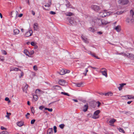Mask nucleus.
Here are the masks:
<instances>
[{"mask_svg":"<svg viewBox=\"0 0 134 134\" xmlns=\"http://www.w3.org/2000/svg\"><path fill=\"white\" fill-rule=\"evenodd\" d=\"M94 21L99 26L105 25L109 23L107 21L101 19H97L94 20Z\"/></svg>","mask_w":134,"mask_h":134,"instance_id":"obj_1","label":"nucleus"},{"mask_svg":"<svg viewBox=\"0 0 134 134\" xmlns=\"http://www.w3.org/2000/svg\"><path fill=\"white\" fill-rule=\"evenodd\" d=\"M110 12H108L107 11H104L100 13L99 15L100 17H103L106 16H108L111 14Z\"/></svg>","mask_w":134,"mask_h":134,"instance_id":"obj_2","label":"nucleus"},{"mask_svg":"<svg viewBox=\"0 0 134 134\" xmlns=\"http://www.w3.org/2000/svg\"><path fill=\"white\" fill-rule=\"evenodd\" d=\"M100 111L99 110H97L94 113V114L92 118L94 119H96L99 118L98 114L100 113Z\"/></svg>","mask_w":134,"mask_h":134,"instance_id":"obj_3","label":"nucleus"},{"mask_svg":"<svg viewBox=\"0 0 134 134\" xmlns=\"http://www.w3.org/2000/svg\"><path fill=\"white\" fill-rule=\"evenodd\" d=\"M91 8L95 11H98L100 9V7L97 5H92L91 6Z\"/></svg>","mask_w":134,"mask_h":134,"instance_id":"obj_4","label":"nucleus"},{"mask_svg":"<svg viewBox=\"0 0 134 134\" xmlns=\"http://www.w3.org/2000/svg\"><path fill=\"white\" fill-rule=\"evenodd\" d=\"M103 70V71H100V72L102 73V75L105 76L106 77L108 76L107 74V70L105 68H102L101 69V70Z\"/></svg>","mask_w":134,"mask_h":134,"instance_id":"obj_5","label":"nucleus"},{"mask_svg":"<svg viewBox=\"0 0 134 134\" xmlns=\"http://www.w3.org/2000/svg\"><path fill=\"white\" fill-rule=\"evenodd\" d=\"M129 2L128 0H119L118 3L122 5L127 4Z\"/></svg>","mask_w":134,"mask_h":134,"instance_id":"obj_6","label":"nucleus"},{"mask_svg":"<svg viewBox=\"0 0 134 134\" xmlns=\"http://www.w3.org/2000/svg\"><path fill=\"white\" fill-rule=\"evenodd\" d=\"M81 37L84 42L87 43H89V40L86 37L84 36L83 35H81Z\"/></svg>","mask_w":134,"mask_h":134,"instance_id":"obj_7","label":"nucleus"},{"mask_svg":"<svg viewBox=\"0 0 134 134\" xmlns=\"http://www.w3.org/2000/svg\"><path fill=\"white\" fill-rule=\"evenodd\" d=\"M32 34V30H31L28 31L26 33L25 35L27 37H29L31 36Z\"/></svg>","mask_w":134,"mask_h":134,"instance_id":"obj_8","label":"nucleus"},{"mask_svg":"<svg viewBox=\"0 0 134 134\" xmlns=\"http://www.w3.org/2000/svg\"><path fill=\"white\" fill-rule=\"evenodd\" d=\"M52 89L54 90H58L61 89V87L58 85H55L53 86L52 87Z\"/></svg>","mask_w":134,"mask_h":134,"instance_id":"obj_9","label":"nucleus"},{"mask_svg":"<svg viewBox=\"0 0 134 134\" xmlns=\"http://www.w3.org/2000/svg\"><path fill=\"white\" fill-rule=\"evenodd\" d=\"M34 27L35 30L38 31L39 29L38 24L36 23H35L34 24Z\"/></svg>","mask_w":134,"mask_h":134,"instance_id":"obj_10","label":"nucleus"},{"mask_svg":"<svg viewBox=\"0 0 134 134\" xmlns=\"http://www.w3.org/2000/svg\"><path fill=\"white\" fill-rule=\"evenodd\" d=\"M65 80L63 79H60L58 81L59 84L60 85H63L65 84Z\"/></svg>","mask_w":134,"mask_h":134,"instance_id":"obj_11","label":"nucleus"},{"mask_svg":"<svg viewBox=\"0 0 134 134\" xmlns=\"http://www.w3.org/2000/svg\"><path fill=\"white\" fill-rule=\"evenodd\" d=\"M66 4H65L66 7L68 8H72V6L71 5L69 2L67 0L66 1Z\"/></svg>","mask_w":134,"mask_h":134,"instance_id":"obj_12","label":"nucleus"},{"mask_svg":"<svg viewBox=\"0 0 134 134\" xmlns=\"http://www.w3.org/2000/svg\"><path fill=\"white\" fill-rule=\"evenodd\" d=\"M127 57L131 59H134V55L130 53H128V54L127 55Z\"/></svg>","mask_w":134,"mask_h":134,"instance_id":"obj_13","label":"nucleus"},{"mask_svg":"<svg viewBox=\"0 0 134 134\" xmlns=\"http://www.w3.org/2000/svg\"><path fill=\"white\" fill-rule=\"evenodd\" d=\"M36 93L38 94H42L44 93V92L39 89H37L35 91Z\"/></svg>","mask_w":134,"mask_h":134,"instance_id":"obj_14","label":"nucleus"},{"mask_svg":"<svg viewBox=\"0 0 134 134\" xmlns=\"http://www.w3.org/2000/svg\"><path fill=\"white\" fill-rule=\"evenodd\" d=\"M28 86V85L27 84H26L24 88H23V92L25 93H27Z\"/></svg>","mask_w":134,"mask_h":134,"instance_id":"obj_15","label":"nucleus"},{"mask_svg":"<svg viewBox=\"0 0 134 134\" xmlns=\"http://www.w3.org/2000/svg\"><path fill=\"white\" fill-rule=\"evenodd\" d=\"M88 105L87 104H86L84 105L83 107V111L84 112H86V111L88 108Z\"/></svg>","mask_w":134,"mask_h":134,"instance_id":"obj_16","label":"nucleus"},{"mask_svg":"<svg viewBox=\"0 0 134 134\" xmlns=\"http://www.w3.org/2000/svg\"><path fill=\"white\" fill-rule=\"evenodd\" d=\"M123 97H126V99H129L131 98L134 99V96L130 95H127L124 96Z\"/></svg>","mask_w":134,"mask_h":134,"instance_id":"obj_17","label":"nucleus"},{"mask_svg":"<svg viewBox=\"0 0 134 134\" xmlns=\"http://www.w3.org/2000/svg\"><path fill=\"white\" fill-rule=\"evenodd\" d=\"M53 131L52 128H51L49 129L47 131V134H53Z\"/></svg>","mask_w":134,"mask_h":134,"instance_id":"obj_18","label":"nucleus"},{"mask_svg":"<svg viewBox=\"0 0 134 134\" xmlns=\"http://www.w3.org/2000/svg\"><path fill=\"white\" fill-rule=\"evenodd\" d=\"M114 29L116 30L118 32H119L121 30V27L120 25H118L115 27Z\"/></svg>","mask_w":134,"mask_h":134,"instance_id":"obj_19","label":"nucleus"},{"mask_svg":"<svg viewBox=\"0 0 134 134\" xmlns=\"http://www.w3.org/2000/svg\"><path fill=\"white\" fill-rule=\"evenodd\" d=\"M126 85V83H122L119 84L120 86L118 87L119 90V91L121 90L122 89V88L123 87L124 85Z\"/></svg>","mask_w":134,"mask_h":134,"instance_id":"obj_20","label":"nucleus"},{"mask_svg":"<svg viewBox=\"0 0 134 134\" xmlns=\"http://www.w3.org/2000/svg\"><path fill=\"white\" fill-rule=\"evenodd\" d=\"M58 73L60 75H63L65 74V69H62L59 72H58Z\"/></svg>","mask_w":134,"mask_h":134,"instance_id":"obj_21","label":"nucleus"},{"mask_svg":"<svg viewBox=\"0 0 134 134\" xmlns=\"http://www.w3.org/2000/svg\"><path fill=\"white\" fill-rule=\"evenodd\" d=\"M18 70L20 71V70L19 69V68H11V69L10 70V71H18Z\"/></svg>","mask_w":134,"mask_h":134,"instance_id":"obj_22","label":"nucleus"},{"mask_svg":"<svg viewBox=\"0 0 134 134\" xmlns=\"http://www.w3.org/2000/svg\"><path fill=\"white\" fill-rule=\"evenodd\" d=\"M113 95V93L111 92H109L108 93H105V96H112Z\"/></svg>","mask_w":134,"mask_h":134,"instance_id":"obj_23","label":"nucleus"},{"mask_svg":"<svg viewBox=\"0 0 134 134\" xmlns=\"http://www.w3.org/2000/svg\"><path fill=\"white\" fill-rule=\"evenodd\" d=\"M24 123L23 122L20 121L17 123V125L20 127L21 126L23 125Z\"/></svg>","mask_w":134,"mask_h":134,"instance_id":"obj_24","label":"nucleus"},{"mask_svg":"<svg viewBox=\"0 0 134 134\" xmlns=\"http://www.w3.org/2000/svg\"><path fill=\"white\" fill-rule=\"evenodd\" d=\"M24 53L27 55L29 56V52L27 49H25L24 51Z\"/></svg>","mask_w":134,"mask_h":134,"instance_id":"obj_25","label":"nucleus"},{"mask_svg":"<svg viewBox=\"0 0 134 134\" xmlns=\"http://www.w3.org/2000/svg\"><path fill=\"white\" fill-rule=\"evenodd\" d=\"M52 4L51 1H49V3L46 4L44 6L45 7H49Z\"/></svg>","mask_w":134,"mask_h":134,"instance_id":"obj_26","label":"nucleus"},{"mask_svg":"<svg viewBox=\"0 0 134 134\" xmlns=\"http://www.w3.org/2000/svg\"><path fill=\"white\" fill-rule=\"evenodd\" d=\"M115 119H113L110 120L109 121V122L111 124H113L114 123L115 121Z\"/></svg>","mask_w":134,"mask_h":134,"instance_id":"obj_27","label":"nucleus"},{"mask_svg":"<svg viewBox=\"0 0 134 134\" xmlns=\"http://www.w3.org/2000/svg\"><path fill=\"white\" fill-rule=\"evenodd\" d=\"M14 32L15 35L18 34L19 32V31L18 29L14 30Z\"/></svg>","mask_w":134,"mask_h":134,"instance_id":"obj_28","label":"nucleus"},{"mask_svg":"<svg viewBox=\"0 0 134 134\" xmlns=\"http://www.w3.org/2000/svg\"><path fill=\"white\" fill-rule=\"evenodd\" d=\"M65 14L66 16H70L73 15V14L71 12H69L65 13Z\"/></svg>","mask_w":134,"mask_h":134,"instance_id":"obj_29","label":"nucleus"},{"mask_svg":"<svg viewBox=\"0 0 134 134\" xmlns=\"http://www.w3.org/2000/svg\"><path fill=\"white\" fill-rule=\"evenodd\" d=\"M118 129L119 130V131L120 132H122L124 133H125V131H124V130L122 128H121L120 127H119V128H118Z\"/></svg>","mask_w":134,"mask_h":134,"instance_id":"obj_30","label":"nucleus"},{"mask_svg":"<svg viewBox=\"0 0 134 134\" xmlns=\"http://www.w3.org/2000/svg\"><path fill=\"white\" fill-rule=\"evenodd\" d=\"M88 30L90 31L93 32L94 31V29L92 27H90L89 28Z\"/></svg>","mask_w":134,"mask_h":134,"instance_id":"obj_31","label":"nucleus"},{"mask_svg":"<svg viewBox=\"0 0 134 134\" xmlns=\"http://www.w3.org/2000/svg\"><path fill=\"white\" fill-rule=\"evenodd\" d=\"M0 134H9V133L6 131H3L0 133Z\"/></svg>","mask_w":134,"mask_h":134,"instance_id":"obj_32","label":"nucleus"},{"mask_svg":"<svg viewBox=\"0 0 134 134\" xmlns=\"http://www.w3.org/2000/svg\"><path fill=\"white\" fill-rule=\"evenodd\" d=\"M7 115L5 116V117H7L8 119H9V116L11 114L10 113H8V112L7 113Z\"/></svg>","mask_w":134,"mask_h":134,"instance_id":"obj_33","label":"nucleus"},{"mask_svg":"<svg viewBox=\"0 0 134 134\" xmlns=\"http://www.w3.org/2000/svg\"><path fill=\"white\" fill-rule=\"evenodd\" d=\"M61 94L63 95H66L68 96H70V95L69 94L67 93H65L63 92H61Z\"/></svg>","mask_w":134,"mask_h":134,"instance_id":"obj_34","label":"nucleus"},{"mask_svg":"<svg viewBox=\"0 0 134 134\" xmlns=\"http://www.w3.org/2000/svg\"><path fill=\"white\" fill-rule=\"evenodd\" d=\"M33 98L35 100H37L38 99V96L35 95L33 96Z\"/></svg>","mask_w":134,"mask_h":134,"instance_id":"obj_35","label":"nucleus"},{"mask_svg":"<svg viewBox=\"0 0 134 134\" xmlns=\"http://www.w3.org/2000/svg\"><path fill=\"white\" fill-rule=\"evenodd\" d=\"M82 82H80L76 84V86L78 87H80L82 86Z\"/></svg>","mask_w":134,"mask_h":134,"instance_id":"obj_36","label":"nucleus"},{"mask_svg":"<svg viewBox=\"0 0 134 134\" xmlns=\"http://www.w3.org/2000/svg\"><path fill=\"white\" fill-rule=\"evenodd\" d=\"M64 125L63 124H62L59 125V127L62 129H63L64 128Z\"/></svg>","mask_w":134,"mask_h":134,"instance_id":"obj_37","label":"nucleus"},{"mask_svg":"<svg viewBox=\"0 0 134 134\" xmlns=\"http://www.w3.org/2000/svg\"><path fill=\"white\" fill-rule=\"evenodd\" d=\"M88 71V70L87 69V68H86L85 69V72H84L83 73V74L85 75V76H86V73Z\"/></svg>","mask_w":134,"mask_h":134,"instance_id":"obj_38","label":"nucleus"},{"mask_svg":"<svg viewBox=\"0 0 134 134\" xmlns=\"http://www.w3.org/2000/svg\"><path fill=\"white\" fill-rule=\"evenodd\" d=\"M130 13L131 14V15L133 16V15L134 14V12H133V11L132 10H131L130 11Z\"/></svg>","mask_w":134,"mask_h":134,"instance_id":"obj_39","label":"nucleus"},{"mask_svg":"<svg viewBox=\"0 0 134 134\" xmlns=\"http://www.w3.org/2000/svg\"><path fill=\"white\" fill-rule=\"evenodd\" d=\"M1 52L3 54H5V55H6L7 54V53L6 52V51L5 50H1Z\"/></svg>","mask_w":134,"mask_h":134,"instance_id":"obj_40","label":"nucleus"},{"mask_svg":"<svg viewBox=\"0 0 134 134\" xmlns=\"http://www.w3.org/2000/svg\"><path fill=\"white\" fill-rule=\"evenodd\" d=\"M124 12L123 11H120V12H116V14H117L119 15L122 13H123Z\"/></svg>","mask_w":134,"mask_h":134,"instance_id":"obj_41","label":"nucleus"},{"mask_svg":"<svg viewBox=\"0 0 134 134\" xmlns=\"http://www.w3.org/2000/svg\"><path fill=\"white\" fill-rule=\"evenodd\" d=\"M5 100L7 101H8V103H10V101L9 100V99L8 97H6L5 98Z\"/></svg>","mask_w":134,"mask_h":134,"instance_id":"obj_42","label":"nucleus"},{"mask_svg":"<svg viewBox=\"0 0 134 134\" xmlns=\"http://www.w3.org/2000/svg\"><path fill=\"white\" fill-rule=\"evenodd\" d=\"M33 68L34 70L36 71L37 70V67L36 65H34V66Z\"/></svg>","mask_w":134,"mask_h":134,"instance_id":"obj_43","label":"nucleus"},{"mask_svg":"<svg viewBox=\"0 0 134 134\" xmlns=\"http://www.w3.org/2000/svg\"><path fill=\"white\" fill-rule=\"evenodd\" d=\"M53 129H54V132L55 133H56L57 132V127L56 126H54Z\"/></svg>","mask_w":134,"mask_h":134,"instance_id":"obj_44","label":"nucleus"},{"mask_svg":"<svg viewBox=\"0 0 134 134\" xmlns=\"http://www.w3.org/2000/svg\"><path fill=\"white\" fill-rule=\"evenodd\" d=\"M31 44L32 46H35L36 45V43L34 42H32L31 43Z\"/></svg>","mask_w":134,"mask_h":134,"instance_id":"obj_45","label":"nucleus"},{"mask_svg":"<svg viewBox=\"0 0 134 134\" xmlns=\"http://www.w3.org/2000/svg\"><path fill=\"white\" fill-rule=\"evenodd\" d=\"M35 121V119H33L31 120V124H34Z\"/></svg>","mask_w":134,"mask_h":134,"instance_id":"obj_46","label":"nucleus"},{"mask_svg":"<svg viewBox=\"0 0 134 134\" xmlns=\"http://www.w3.org/2000/svg\"><path fill=\"white\" fill-rule=\"evenodd\" d=\"M89 52H90V53H88L89 54H90L92 55V56H93V57H95L96 55H95V54H94V53L92 54L91 53V51H90V52L89 51Z\"/></svg>","mask_w":134,"mask_h":134,"instance_id":"obj_47","label":"nucleus"},{"mask_svg":"<svg viewBox=\"0 0 134 134\" xmlns=\"http://www.w3.org/2000/svg\"><path fill=\"white\" fill-rule=\"evenodd\" d=\"M29 54L30 55H32L34 53V52L33 50L31 51L30 52H29Z\"/></svg>","mask_w":134,"mask_h":134,"instance_id":"obj_48","label":"nucleus"},{"mask_svg":"<svg viewBox=\"0 0 134 134\" xmlns=\"http://www.w3.org/2000/svg\"><path fill=\"white\" fill-rule=\"evenodd\" d=\"M50 14H52V15H54V14H55V13L54 12H53V11H51L50 12Z\"/></svg>","mask_w":134,"mask_h":134,"instance_id":"obj_49","label":"nucleus"},{"mask_svg":"<svg viewBox=\"0 0 134 134\" xmlns=\"http://www.w3.org/2000/svg\"><path fill=\"white\" fill-rule=\"evenodd\" d=\"M30 115V114L29 113H27L25 115V116H26V118L27 119H29V117L27 116L29 115Z\"/></svg>","mask_w":134,"mask_h":134,"instance_id":"obj_50","label":"nucleus"},{"mask_svg":"<svg viewBox=\"0 0 134 134\" xmlns=\"http://www.w3.org/2000/svg\"><path fill=\"white\" fill-rule=\"evenodd\" d=\"M44 108V107L43 105H42L39 107V109L40 110H42L43 108Z\"/></svg>","mask_w":134,"mask_h":134,"instance_id":"obj_51","label":"nucleus"},{"mask_svg":"<svg viewBox=\"0 0 134 134\" xmlns=\"http://www.w3.org/2000/svg\"><path fill=\"white\" fill-rule=\"evenodd\" d=\"M1 129L2 130H7V129H6V128H5V127H3V126H1Z\"/></svg>","mask_w":134,"mask_h":134,"instance_id":"obj_52","label":"nucleus"},{"mask_svg":"<svg viewBox=\"0 0 134 134\" xmlns=\"http://www.w3.org/2000/svg\"><path fill=\"white\" fill-rule=\"evenodd\" d=\"M130 20L129 19V18H127L126 20V21L127 22L129 23L130 22Z\"/></svg>","mask_w":134,"mask_h":134,"instance_id":"obj_53","label":"nucleus"},{"mask_svg":"<svg viewBox=\"0 0 134 134\" xmlns=\"http://www.w3.org/2000/svg\"><path fill=\"white\" fill-rule=\"evenodd\" d=\"M24 75V73L23 72H21V74L20 76L19 77L20 78H21V77L23 76Z\"/></svg>","mask_w":134,"mask_h":134,"instance_id":"obj_54","label":"nucleus"},{"mask_svg":"<svg viewBox=\"0 0 134 134\" xmlns=\"http://www.w3.org/2000/svg\"><path fill=\"white\" fill-rule=\"evenodd\" d=\"M89 67L92 68H93V69H97L96 70L97 71V68H95V67H93L92 66H89Z\"/></svg>","mask_w":134,"mask_h":134,"instance_id":"obj_55","label":"nucleus"},{"mask_svg":"<svg viewBox=\"0 0 134 134\" xmlns=\"http://www.w3.org/2000/svg\"><path fill=\"white\" fill-rule=\"evenodd\" d=\"M48 110L50 112H52L53 110L52 108H48Z\"/></svg>","mask_w":134,"mask_h":134,"instance_id":"obj_56","label":"nucleus"},{"mask_svg":"<svg viewBox=\"0 0 134 134\" xmlns=\"http://www.w3.org/2000/svg\"><path fill=\"white\" fill-rule=\"evenodd\" d=\"M65 72H66V74L67 73H69L70 72V71L69 70H65Z\"/></svg>","mask_w":134,"mask_h":134,"instance_id":"obj_57","label":"nucleus"},{"mask_svg":"<svg viewBox=\"0 0 134 134\" xmlns=\"http://www.w3.org/2000/svg\"><path fill=\"white\" fill-rule=\"evenodd\" d=\"M97 103H98V106H97V107H99L100 106V105L101 104L100 103L99 101H98L97 102Z\"/></svg>","mask_w":134,"mask_h":134,"instance_id":"obj_58","label":"nucleus"},{"mask_svg":"<svg viewBox=\"0 0 134 134\" xmlns=\"http://www.w3.org/2000/svg\"><path fill=\"white\" fill-rule=\"evenodd\" d=\"M69 21L70 23L71 24H72L73 23V21H72L71 19H69Z\"/></svg>","mask_w":134,"mask_h":134,"instance_id":"obj_59","label":"nucleus"},{"mask_svg":"<svg viewBox=\"0 0 134 134\" xmlns=\"http://www.w3.org/2000/svg\"><path fill=\"white\" fill-rule=\"evenodd\" d=\"M121 54H123V55L125 56H126L127 57V55L128 54V53L127 54H126L125 53H121Z\"/></svg>","mask_w":134,"mask_h":134,"instance_id":"obj_60","label":"nucleus"},{"mask_svg":"<svg viewBox=\"0 0 134 134\" xmlns=\"http://www.w3.org/2000/svg\"><path fill=\"white\" fill-rule=\"evenodd\" d=\"M97 34L99 35H101L102 34V33L101 31H99L97 32Z\"/></svg>","mask_w":134,"mask_h":134,"instance_id":"obj_61","label":"nucleus"},{"mask_svg":"<svg viewBox=\"0 0 134 134\" xmlns=\"http://www.w3.org/2000/svg\"><path fill=\"white\" fill-rule=\"evenodd\" d=\"M23 14H20L18 16L19 17H21L23 16Z\"/></svg>","mask_w":134,"mask_h":134,"instance_id":"obj_62","label":"nucleus"},{"mask_svg":"<svg viewBox=\"0 0 134 134\" xmlns=\"http://www.w3.org/2000/svg\"><path fill=\"white\" fill-rule=\"evenodd\" d=\"M32 14L34 15H35V12L33 11H32Z\"/></svg>","mask_w":134,"mask_h":134,"instance_id":"obj_63","label":"nucleus"},{"mask_svg":"<svg viewBox=\"0 0 134 134\" xmlns=\"http://www.w3.org/2000/svg\"><path fill=\"white\" fill-rule=\"evenodd\" d=\"M72 100L75 102H78V100L76 99H72Z\"/></svg>","mask_w":134,"mask_h":134,"instance_id":"obj_64","label":"nucleus"}]
</instances>
